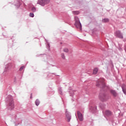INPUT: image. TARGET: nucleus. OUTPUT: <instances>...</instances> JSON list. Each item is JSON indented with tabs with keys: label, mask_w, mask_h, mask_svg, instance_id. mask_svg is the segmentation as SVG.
Here are the masks:
<instances>
[{
	"label": "nucleus",
	"mask_w": 126,
	"mask_h": 126,
	"mask_svg": "<svg viewBox=\"0 0 126 126\" xmlns=\"http://www.w3.org/2000/svg\"><path fill=\"white\" fill-rule=\"evenodd\" d=\"M6 102L8 103L7 109L9 111H12L14 109V101L13 100V97L9 95L5 99Z\"/></svg>",
	"instance_id": "obj_1"
},
{
	"label": "nucleus",
	"mask_w": 126,
	"mask_h": 126,
	"mask_svg": "<svg viewBox=\"0 0 126 126\" xmlns=\"http://www.w3.org/2000/svg\"><path fill=\"white\" fill-rule=\"evenodd\" d=\"M96 85L97 87H99V88L103 90H107L110 88L109 86H106L105 84V79L103 78L99 79L96 82Z\"/></svg>",
	"instance_id": "obj_2"
},
{
	"label": "nucleus",
	"mask_w": 126,
	"mask_h": 126,
	"mask_svg": "<svg viewBox=\"0 0 126 126\" xmlns=\"http://www.w3.org/2000/svg\"><path fill=\"white\" fill-rule=\"evenodd\" d=\"M75 26H76V28H78L79 29H80V30H81V29H82V26L81 25V23H80L79 18L75 16Z\"/></svg>",
	"instance_id": "obj_3"
},
{
	"label": "nucleus",
	"mask_w": 126,
	"mask_h": 126,
	"mask_svg": "<svg viewBox=\"0 0 126 126\" xmlns=\"http://www.w3.org/2000/svg\"><path fill=\"white\" fill-rule=\"evenodd\" d=\"M99 98L102 102H106V101H108V99H109V97H108L106 94L102 93L99 94Z\"/></svg>",
	"instance_id": "obj_4"
},
{
	"label": "nucleus",
	"mask_w": 126,
	"mask_h": 126,
	"mask_svg": "<svg viewBox=\"0 0 126 126\" xmlns=\"http://www.w3.org/2000/svg\"><path fill=\"white\" fill-rule=\"evenodd\" d=\"M50 0H38L37 1V3L42 6H45L46 4H48Z\"/></svg>",
	"instance_id": "obj_5"
},
{
	"label": "nucleus",
	"mask_w": 126,
	"mask_h": 126,
	"mask_svg": "<svg viewBox=\"0 0 126 126\" xmlns=\"http://www.w3.org/2000/svg\"><path fill=\"white\" fill-rule=\"evenodd\" d=\"M115 36L117 37V38H120V39H124V36L123 35V33L121 32V31H117L114 33Z\"/></svg>",
	"instance_id": "obj_6"
},
{
	"label": "nucleus",
	"mask_w": 126,
	"mask_h": 126,
	"mask_svg": "<svg viewBox=\"0 0 126 126\" xmlns=\"http://www.w3.org/2000/svg\"><path fill=\"white\" fill-rule=\"evenodd\" d=\"M65 116L67 119V122L69 123V122H70V120H71V115L70 114V113L67 111V109H66L65 111Z\"/></svg>",
	"instance_id": "obj_7"
},
{
	"label": "nucleus",
	"mask_w": 126,
	"mask_h": 126,
	"mask_svg": "<svg viewBox=\"0 0 126 126\" xmlns=\"http://www.w3.org/2000/svg\"><path fill=\"white\" fill-rule=\"evenodd\" d=\"M77 116L78 118L79 119V121L80 122H83L84 119H83V115L82 114L81 112L80 111H77Z\"/></svg>",
	"instance_id": "obj_8"
},
{
	"label": "nucleus",
	"mask_w": 126,
	"mask_h": 126,
	"mask_svg": "<svg viewBox=\"0 0 126 126\" xmlns=\"http://www.w3.org/2000/svg\"><path fill=\"white\" fill-rule=\"evenodd\" d=\"M110 92L113 97H118L119 96V94H118V93H117L116 90H110Z\"/></svg>",
	"instance_id": "obj_9"
},
{
	"label": "nucleus",
	"mask_w": 126,
	"mask_h": 126,
	"mask_svg": "<svg viewBox=\"0 0 126 126\" xmlns=\"http://www.w3.org/2000/svg\"><path fill=\"white\" fill-rule=\"evenodd\" d=\"M112 114L113 113H112V111L110 110H106L105 112V115H106V116H107V117H110V116H112Z\"/></svg>",
	"instance_id": "obj_10"
},
{
	"label": "nucleus",
	"mask_w": 126,
	"mask_h": 126,
	"mask_svg": "<svg viewBox=\"0 0 126 126\" xmlns=\"http://www.w3.org/2000/svg\"><path fill=\"white\" fill-rule=\"evenodd\" d=\"M122 88L123 93H124V94L125 95H126V85H124L122 86Z\"/></svg>",
	"instance_id": "obj_11"
},
{
	"label": "nucleus",
	"mask_w": 126,
	"mask_h": 126,
	"mask_svg": "<svg viewBox=\"0 0 126 126\" xmlns=\"http://www.w3.org/2000/svg\"><path fill=\"white\" fill-rule=\"evenodd\" d=\"M110 21V20L108 18H104L102 20V22L103 23H107Z\"/></svg>",
	"instance_id": "obj_12"
},
{
	"label": "nucleus",
	"mask_w": 126,
	"mask_h": 126,
	"mask_svg": "<svg viewBox=\"0 0 126 126\" xmlns=\"http://www.w3.org/2000/svg\"><path fill=\"white\" fill-rule=\"evenodd\" d=\"M90 110H91L93 113H94V112H95L96 110H97V106H95V107H93L92 106L90 107Z\"/></svg>",
	"instance_id": "obj_13"
},
{
	"label": "nucleus",
	"mask_w": 126,
	"mask_h": 126,
	"mask_svg": "<svg viewBox=\"0 0 126 126\" xmlns=\"http://www.w3.org/2000/svg\"><path fill=\"white\" fill-rule=\"evenodd\" d=\"M97 72H98V68H94L93 70V74H97Z\"/></svg>",
	"instance_id": "obj_14"
},
{
	"label": "nucleus",
	"mask_w": 126,
	"mask_h": 126,
	"mask_svg": "<svg viewBox=\"0 0 126 126\" xmlns=\"http://www.w3.org/2000/svg\"><path fill=\"white\" fill-rule=\"evenodd\" d=\"M35 105L36 106H39L40 105V100L38 99H36Z\"/></svg>",
	"instance_id": "obj_15"
},
{
	"label": "nucleus",
	"mask_w": 126,
	"mask_h": 126,
	"mask_svg": "<svg viewBox=\"0 0 126 126\" xmlns=\"http://www.w3.org/2000/svg\"><path fill=\"white\" fill-rule=\"evenodd\" d=\"M69 94H70V95L72 97L73 96V95L74 94V92L71 90L70 91H69Z\"/></svg>",
	"instance_id": "obj_16"
},
{
	"label": "nucleus",
	"mask_w": 126,
	"mask_h": 126,
	"mask_svg": "<svg viewBox=\"0 0 126 126\" xmlns=\"http://www.w3.org/2000/svg\"><path fill=\"white\" fill-rule=\"evenodd\" d=\"M59 93L60 95H63V90L62 89V88H59Z\"/></svg>",
	"instance_id": "obj_17"
},
{
	"label": "nucleus",
	"mask_w": 126,
	"mask_h": 126,
	"mask_svg": "<svg viewBox=\"0 0 126 126\" xmlns=\"http://www.w3.org/2000/svg\"><path fill=\"white\" fill-rule=\"evenodd\" d=\"M72 13L73 14H75L76 15H77L78 14H79V12L78 11H73Z\"/></svg>",
	"instance_id": "obj_18"
},
{
	"label": "nucleus",
	"mask_w": 126,
	"mask_h": 126,
	"mask_svg": "<svg viewBox=\"0 0 126 126\" xmlns=\"http://www.w3.org/2000/svg\"><path fill=\"white\" fill-rule=\"evenodd\" d=\"M61 57L63 60H65V56H64V53L61 54Z\"/></svg>",
	"instance_id": "obj_19"
},
{
	"label": "nucleus",
	"mask_w": 126,
	"mask_h": 126,
	"mask_svg": "<svg viewBox=\"0 0 126 126\" xmlns=\"http://www.w3.org/2000/svg\"><path fill=\"white\" fill-rule=\"evenodd\" d=\"M31 10L33 12H36V8L35 7H33L32 8Z\"/></svg>",
	"instance_id": "obj_20"
},
{
	"label": "nucleus",
	"mask_w": 126,
	"mask_h": 126,
	"mask_svg": "<svg viewBox=\"0 0 126 126\" xmlns=\"http://www.w3.org/2000/svg\"><path fill=\"white\" fill-rule=\"evenodd\" d=\"M68 49L65 48L63 49V52H64L65 53H68Z\"/></svg>",
	"instance_id": "obj_21"
},
{
	"label": "nucleus",
	"mask_w": 126,
	"mask_h": 126,
	"mask_svg": "<svg viewBox=\"0 0 126 126\" xmlns=\"http://www.w3.org/2000/svg\"><path fill=\"white\" fill-rule=\"evenodd\" d=\"M30 17H34V13H30Z\"/></svg>",
	"instance_id": "obj_22"
},
{
	"label": "nucleus",
	"mask_w": 126,
	"mask_h": 126,
	"mask_svg": "<svg viewBox=\"0 0 126 126\" xmlns=\"http://www.w3.org/2000/svg\"><path fill=\"white\" fill-rule=\"evenodd\" d=\"M24 68V66H22L20 68V71H22V70H23V69Z\"/></svg>",
	"instance_id": "obj_23"
},
{
	"label": "nucleus",
	"mask_w": 126,
	"mask_h": 126,
	"mask_svg": "<svg viewBox=\"0 0 126 126\" xmlns=\"http://www.w3.org/2000/svg\"><path fill=\"white\" fill-rule=\"evenodd\" d=\"M20 6V2L18 1V3L17 4V8H18V7H19Z\"/></svg>",
	"instance_id": "obj_24"
},
{
	"label": "nucleus",
	"mask_w": 126,
	"mask_h": 126,
	"mask_svg": "<svg viewBox=\"0 0 126 126\" xmlns=\"http://www.w3.org/2000/svg\"><path fill=\"white\" fill-rule=\"evenodd\" d=\"M51 47V46L50 45V43H47V49H50V47Z\"/></svg>",
	"instance_id": "obj_25"
},
{
	"label": "nucleus",
	"mask_w": 126,
	"mask_h": 126,
	"mask_svg": "<svg viewBox=\"0 0 126 126\" xmlns=\"http://www.w3.org/2000/svg\"><path fill=\"white\" fill-rule=\"evenodd\" d=\"M103 106V104H102L101 103L99 104V108H101V109H103V106Z\"/></svg>",
	"instance_id": "obj_26"
},
{
	"label": "nucleus",
	"mask_w": 126,
	"mask_h": 126,
	"mask_svg": "<svg viewBox=\"0 0 126 126\" xmlns=\"http://www.w3.org/2000/svg\"><path fill=\"white\" fill-rule=\"evenodd\" d=\"M32 96H33V95H32V94H31V96H30V98H31V99H32V98H33Z\"/></svg>",
	"instance_id": "obj_27"
},
{
	"label": "nucleus",
	"mask_w": 126,
	"mask_h": 126,
	"mask_svg": "<svg viewBox=\"0 0 126 126\" xmlns=\"http://www.w3.org/2000/svg\"><path fill=\"white\" fill-rule=\"evenodd\" d=\"M124 50H125V52H126V44L125 45Z\"/></svg>",
	"instance_id": "obj_28"
},
{
	"label": "nucleus",
	"mask_w": 126,
	"mask_h": 126,
	"mask_svg": "<svg viewBox=\"0 0 126 126\" xmlns=\"http://www.w3.org/2000/svg\"><path fill=\"white\" fill-rule=\"evenodd\" d=\"M119 51H123V49H122V48H121V47H120L119 48Z\"/></svg>",
	"instance_id": "obj_29"
},
{
	"label": "nucleus",
	"mask_w": 126,
	"mask_h": 126,
	"mask_svg": "<svg viewBox=\"0 0 126 126\" xmlns=\"http://www.w3.org/2000/svg\"><path fill=\"white\" fill-rule=\"evenodd\" d=\"M7 68L6 67L5 68L4 71H7Z\"/></svg>",
	"instance_id": "obj_30"
},
{
	"label": "nucleus",
	"mask_w": 126,
	"mask_h": 126,
	"mask_svg": "<svg viewBox=\"0 0 126 126\" xmlns=\"http://www.w3.org/2000/svg\"><path fill=\"white\" fill-rule=\"evenodd\" d=\"M52 74H54V75H56V74H55V73H52Z\"/></svg>",
	"instance_id": "obj_31"
},
{
	"label": "nucleus",
	"mask_w": 126,
	"mask_h": 126,
	"mask_svg": "<svg viewBox=\"0 0 126 126\" xmlns=\"http://www.w3.org/2000/svg\"><path fill=\"white\" fill-rule=\"evenodd\" d=\"M15 80H16V77L15 78Z\"/></svg>",
	"instance_id": "obj_32"
}]
</instances>
